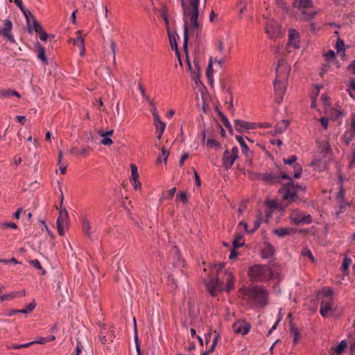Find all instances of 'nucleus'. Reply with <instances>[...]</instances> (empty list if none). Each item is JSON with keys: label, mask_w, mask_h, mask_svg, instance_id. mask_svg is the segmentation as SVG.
I'll return each instance as SVG.
<instances>
[{"label": "nucleus", "mask_w": 355, "mask_h": 355, "mask_svg": "<svg viewBox=\"0 0 355 355\" xmlns=\"http://www.w3.org/2000/svg\"><path fill=\"white\" fill-rule=\"evenodd\" d=\"M184 21V44L183 49L187 53L188 49L189 34L190 32L201 31L202 25L198 21L200 6L189 7L186 0H180Z\"/></svg>", "instance_id": "obj_1"}, {"label": "nucleus", "mask_w": 355, "mask_h": 355, "mask_svg": "<svg viewBox=\"0 0 355 355\" xmlns=\"http://www.w3.org/2000/svg\"><path fill=\"white\" fill-rule=\"evenodd\" d=\"M245 300L256 303L260 307H264L268 304V292L262 286L253 285L241 288L239 290Z\"/></svg>", "instance_id": "obj_2"}, {"label": "nucleus", "mask_w": 355, "mask_h": 355, "mask_svg": "<svg viewBox=\"0 0 355 355\" xmlns=\"http://www.w3.org/2000/svg\"><path fill=\"white\" fill-rule=\"evenodd\" d=\"M276 78L273 82L275 89V102L279 104L283 101L285 92V87L280 81V79L287 78L290 69L287 66L285 60L280 59L278 60L276 67Z\"/></svg>", "instance_id": "obj_3"}, {"label": "nucleus", "mask_w": 355, "mask_h": 355, "mask_svg": "<svg viewBox=\"0 0 355 355\" xmlns=\"http://www.w3.org/2000/svg\"><path fill=\"white\" fill-rule=\"evenodd\" d=\"M248 275L252 282H265L272 277L273 272L268 265L256 264L250 268Z\"/></svg>", "instance_id": "obj_4"}, {"label": "nucleus", "mask_w": 355, "mask_h": 355, "mask_svg": "<svg viewBox=\"0 0 355 355\" xmlns=\"http://www.w3.org/2000/svg\"><path fill=\"white\" fill-rule=\"evenodd\" d=\"M60 191L61 188H60ZM64 200V196L62 192H61V196H60V211H59V216L57 218L56 221V225H57V230L58 234L61 236H63L65 233V229L67 228L69 222V217L67 212V210L65 207H62Z\"/></svg>", "instance_id": "obj_5"}, {"label": "nucleus", "mask_w": 355, "mask_h": 355, "mask_svg": "<svg viewBox=\"0 0 355 355\" xmlns=\"http://www.w3.org/2000/svg\"><path fill=\"white\" fill-rule=\"evenodd\" d=\"M287 180L289 181L287 183L282 184V186L279 189V193L282 194V197L284 200L291 202L297 198V187H300V184H295L291 177L290 179Z\"/></svg>", "instance_id": "obj_6"}, {"label": "nucleus", "mask_w": 355, "mask_h": 355, "mask_svg": "<svg viewBox=\"0 0 355 355\" xmlns=\"http://www.w3.org/2000/svg\"><path fill=\"white\" fill-rule=\"evenodd\" d=\"M282 179H290V176L285 172H269L263 173V182L268 184H275L281 182Z\"/></svg>", "instance_id": "obj_7"}, {"label": "nucleus", "mask_w": 355, "mask_h": 355, "mask_svg": "<svg viewBox=\"0 0 355 355\" xmlns=\"http://www.w3.org/2000/svg\"><path fill=\"white\" fill-rule=\"evenodd\" d=\"M205 284L207 291L212 297L216 296L218 293L223 289L221 284L218 282V276L205 281Z\"/></svg>", "instance_id": "obj_8"}, {"label": "nucleus", "mask_w": 355, "mask_h": 355, "mask_svg": "<svg viewBox=\"0 0 355 355\" xmlns=\"http://www.w3.org/2000/svg\"><path fill=\"white\" fill-rule=\"evenodd\" d=\"M290 219L295 225L310 224L312 223V217L310 214L303 215L299 211H293Z\"/></svg>", "instance_id": "obj_9"}, {"label": "nucleus", "mask_w": 355, "mask_h": 355, "mask_svg": "<svg viewBox=\"0 0 355 355\" xmlns=\"http://www.w3.org/2000/svg\"><path fill=\"white\" fill-rule=\"evenodd\" d=\"M12 29V23L9 19H6L4 21L3 27H0V35L11 43H15V40L11 33Z\"/></svg>", "instance_id": "obj_10"}, {"label": "nucleus", "mask_w": 355, "mask_h": 355, "mask_svg": "<svg viewBox=\"0 0 355 355\" xmlns=\"http://www.w3.org/2000/svg\"><path fill=\"white\" fill-rule=\"evenodd\" d=\"M265 32L270 39L276 38L280 32V26L276 21H269L266 25Z\"/></svg>", "instance_id": "obj_11"}, {"label": "nucleus", "mask_w": 355, "mask_h": 355, "mask_svg": "<svg viewBox=\"0 0 355 355\" xmlns=\"http://www.w3.org/2000/svg\"><path fill=\"white\" fill-rule=\"evenodd\" d=\"M234 123L236 130L239 133H243L245 130H252L257 127L255 123L248 122L241 119H236Z\"/></svg>", "instance_id": "obj_12"}, {"label": "nucleus", "mask_w": 355, "mask_h": 355, "mask_svg": "<svg viewBox=\"0 0 355 355\" xmlns=\"http://www.w3.org/2000/svg\"><path fill=\"white\" fill-rule=\"evenodd\" d=\"M234 333L245 335L250 329V324L245 321L239 320L233 324Z\"/></svg>", "instance_id": "obj_13"}, {"label": "nucleus", "mask_w": 355, "mask_h": 355, "mask_svg": "<svg viewBox=\"0 0 355 355\" xmlns=\"http://www.w3.org/2000/svg\"><path fill=\"white\" fill-rule=\"evenodd\" d=\"M299 33L295 29H289L288 31V41L287 46H293L295 49L299 48Z\"/></svg>", "instance_id": "obj_14"}, {"label": "nucleus", "mask_w": 355, "mask_h": 355, "mask_svg": "<svg viewBox=\"0 0 355 355\" xmlns=\"http://www.w3.org/2000/svg\"><path fill=\"white\" fill-rule=\"evenodd\" d=\"M236 159L235 156L231 155L230 152L228 150H225L222 157L223 167L227 170L230 168Z\"/></svg>", "instance_id": "obj_15"}, {"label": "nucleus", "mask_w": 355, "mask_h": 355, "mask_svg": "<svg viewBox=\"0 0 355 355\" xmlns=\"http://www.w3.org/2000/svg\"><path fill=\"white\" fill-rule=\"evenodd\" d=\"M333 300L332 298H329L327 301L322 300L320 302V314L323 317L327 316V312L332 309Z\"/></svg>", "instance_id": "obj_16"}, {"label": "nucleus", "mask_w": 355, "mask_h": 355, "mask_svg": "<svg viewBox=\"0 0 355 355\" xmlns=\"http://www.w3.org/2000/svg\"><path fill=\"white\" fill-rule=\"evenodd\" d=\"M154 125L157 131L159 132L157 137L158 139H160L162 138V134L164 132L166 124L161 120L159 116H156V117H154Z\"/></svg>", "instance_id": "obj_17"}, {"label": "nucleus", "mask_w": 355, "mask_h": 355, "mask_svg": "<svg viewBox=\"0 0 355 355\" xmlns=\"http://www.w3.org/2000/svg\"><path fill=\"white\" fill-rule=\"evenodd\" d=\"M174 250V261L173 265L175 267L181 268L184 267V260L181 258L180 252L176 245L173 246Z\"/></svg>", "instance_id": "obj_18"}, {"label": "nucleus", "mask_w": 355, "mask_h": 355, "mask_svg": "<svg viewBox=\"0 0 355 355\" xmlns=\"http://www.w3.org/2000/svg\"><path fill=\"white\" fill-rule=\"evenodd\" d=\"M296 230L293 228L280 227L273 230V234L277 235L279 237L283 238L286 235L292 234L296 232Z\"/></svg>", "instance_id": "obj_19"}, {"label": "nucleus", "mask_w": 355, "mask_h": 355, "mask_svg": "<svg viewBox=\"0 0 355 355\" xmlns=\"http://www.w3.org/2000/svg\"><path fill=\"white\" fill-rule=\"evenodd\" d=\"M91 226L89 223V220L87 217H84L82 219V230L87 235V236L91 240L94 241V239L92 235V232L90 231Z\"/></svg>", "instance_id": "obj_20"}, {"label": "nucleus", "mask_w": 355, "mask_h": 355, "mask_svg": "<svg viewBox=\"0 0 355 355\" xmlns=\"http://www.w3.org/2000/svg\"><path fill=\"white\" fill-rule=\"evenodd\" d=\"M274 252L273 246L269 243H265V248L261 250V256L264 259H268L273 255Z\"/></svg>", "instance_id": "obj_21"}, {"label": "nucleus", "mask_w": 355, "mask_h": 355, "mask_svg": "<svg viewBox=\"0 0 355 355\" xmlns=\"http://www.w3.org/2000/svg\"><path fill=\"white\" fill-rule=\"evenodd\" d=\"M26 20V25H27V30L29 33H33V27L31 23V21L33 19V17H35L29 10H27L25 9V8L23 9V10H21Z\"/></svg>", "instance_id": "obj_22"}, {"label": "nucleus", "mask_w": 355, "mask_h": 355, "mask_svg": "<svg viewBox=\"0 0 355 355\" xmlns=\"http://www.w3.org/2000/svg\"><path fill=\"white\" fill-rule=\"evenodd\" d=\"M35 46L38 51L37 58L41 60L44 64H48L44 48L38 42H37Z\"/></svg>", "instance_id": "obj_23"}, {"label": "nucleus", "mask_w": 355, "mask_h": 355, "mask_svg": "<svg viewBox=\"0 0 355 355\" xmlns=\"http://www.w3.org/2000/svg\"><path fill=\"white\" fill-rule=\"evenodd\" d=\"M289 125V121L288 120H282L278 122L275 126V134H280L282 133Z\"/></svg>", "instance_id": "obj_24"}, {"label": "nucleus", "mask_w": 355, "mask_h": 355, "mask_svg": "<svg viewBox=\"0 0 355 355\" xmlns=\"http://www.w3.org/2000/svg\"><path fill=\"white\" fill-rule=\"evenodd\" d=\"M236 139L240 144V146L241 147V150H242V153H243V155L247 157H249L248 153H249L250 150H249L248 145L245 144V142L243 139V137L240 135H236Z\"/></svg>", "instance_id": "obj_25"}, {"label": "nucleus", "mask_w": 355, "mask_h": 355, "mask_svg": "<svg viewBox=\"0 0 355 355\" xmlns=\"http://www.w3.org/2000/svg\"><path fill=\"white\" fill-rule=\"evenodd\" d=\"M245 244L243 236L241 234H236L232 242L234 248L243 246Z\"/></svg>", "instance_id": "obj_26"}, {"label": "nucleus", "mask_w": 355, "mask_h": 355, "mask_svg": "<svg viewBox=\"0 0 355 355\" xmlns=\"http://www.w3.org/2000/svg\"><path fill=\"white\" fill-rule=\"evenodd\" d=\"M290 331L291 333L293 335V343L294 344H296L300 338V334L298 329L294 327L292 321H290Z\"/></svg>", "instance_id": "obj_27"}, {"label": "nucleus", "mask_w": 355, "mask_h": 355, "mask_svg": "<svg viewBox=\"0 0 355 355\" xmlns=\"http://www.w3.org/2000/svg\"><path fill=\"white\" fill-rule=\"evenodd\" d=\"M355 136V130H352L351 129L349 131L345 132L343 136V140L347 146H348L350 141L353 139Z\"/></svg>", "instance_id": "obj_28"}, {"label": "nucleus", "mask_w": 355, "mask_h": 355, "mask_svg": "<svg viewBox=\"0 0 355 355\" xmlns=\"http://www.w3.org/2000/svg\"><path fill=\"white\" fill-rule=\"evenodd\" d=\"M334 294V291L330 287H324L322 289V291L318 294V297H324V298H331V297Z\"/></svg>", "instance_id": "obj_29"}, {"label": "nucleus", "mask_w": 355, "mask_h": 355, "mask_svg": "<svg viewBox=\"0 0 355 355\" xmlns=\"http://www.w3.org/2000/svg\"><path fill=\"white\" fill-rule=\"evenodd\" d=\"M311 166H315L318 170L322 171L327 168V162L319 159H314L311 163Z\"/></svg>", "instance_id": "obj_30"}, {"label": "nucleus", "mask_w": 355, "mask_h": 355, "mask_svg": "<svg viewBox=\"0 0 355 355\" xmlns=\"http://www.w3.org/2000/svg\"><path fill=\"white\" fill-rule=\"evenodd\" d=\"M347 343L346 342V340H342L334 349V353L336 354V355H341L345 348L347 347Z\"/></svg>", "instance_id": "obj_31"}, {"label": "nucleus", "mask_w": 355, "mask_h": 355, "mask_svg": "<svg viewBox=\"0 0 355 355\" xmlns=\"http://www.w3.org/2000/svg\"><path fill=\"white\" fill-rule=\"evenodd\" d=\"M185 276L184 275V273L182 272V271H181V274H180V277H173V275H171V282H172V284H173V286H172V288H176L178 287V282H182V283H184L185 282Z\"/></svg>", "instance_id": "obj_32"}, {"label": "nucleus", "mask_w": 355, "mask_h": 355, "mask_svg": "<svg viewBox=\"0 0 355 355\" xmlns=\"http://www.w3.org/2000/svg\"><path fill=\"white\" fill-rule=\"evenodd\" d=\"M194 62V65H195V83L196 85H198V83H200L202 84L200 80V64H199V62L198 61H196L194 60L193 61Z\"/></svg>", "instance_id": "obj_33"}, {"label": "nucleus", "mask_w": 355, "mask_h": 355, "mask_svg": "<svg viewBox=\"0 0 355 355\" xmlns=\"http://www.w3.org/2000/svg\"><path fill=\"white\" fill-rule=\"evenodd\" d=\"M292 166H293V170H294V171H293V177L295 178H300L301 177V175H302V167L297 162H296Z\"/></svg>", "instance_id": "obj_34"}, {"label": "nucleus", "mask_w": 355, "mask_h": 355, "mask_svg": "<svg viewBox=\"0 0 355 355\" xmlns=\"http://www.w3.org/2000/svg\"><path fill=\"white\" fill-rule=\"evenodd\" d=\"M319 148L320 150V152L322 153H324V155L329 153L331 150L329 144L326 141H322L320 144Z\"/></svg>", "instance_id": "obj_35"}, {"label": "nucleus", "mask_w": 355, "mask_h": 355, "mask_svg": "<svg viewBox=\"0 0 355 355\" xmlns=\"http://www.w3.org/2000/svg\"><path fill=\"white\" fill-rule=\"evenodd\" d=\"M298 3V8L300 9H305L313 7L312 0H300Z\"/></svg>", "instance_id": "obj_36"}, {"label": "nucleus", "mask_w": 355, "mask_h": 355, "mask_svg": "<svg viewBox=\"0 0 355 355\" xmlns=\"http://www.w3.org/2000/svg\"><path fill=\"white\" fill-rule=\"evenodd\" d=\"M352 263V260L350 258L345 257L343 259V265H342V269L343 272L345 275L349 274V267Z\"/></svg>", "instance_id": "obj_37"}, {"label": "nucleus", "mask_w": 355, "mask_h": 355, "mask_svg": "<svg viewBox=\"0 0 355 355\" xmlns=\"http://www.w3.org/2000/svg\"><path fill=\"white\" fill-rule=\"evenodd\" d=\"M162 17L164 21V23L166 26L167 29L168 30L169 20L168 17V10L165 5L162 6Z\"/></svg>", "instance_id": "obj_38"}, {"label": "nucleus", "mask_w": 355, "mask_h": 355, "mask_svg": "<svg viewBox=\"0 0 355 355\" xmlns=\"http://www.w3.org/2000/svg\"><path fill=\"white\" fill-rule=\"evenodd\" d=\"M32 22L33 24L31 25L33 27V31H35L37 33H39L40 32L43 31L42 26H41L40 22L36 20L35 17H33Z\"/></svg>", "instance_id": "obj_39"}, {"label": "nucleus", "mask_w": 355, "mask_h": 355, "mask_svg": "<svg viewBox=\"0 0 355 355\" xmlns=\"http://www.w3.org/2000/svg\"><path fill=\"white\" fill-rule=\"evenodd\" d=\"M302 13L303 15L302 19L304 21H312V19L315 17V16L316 15V12H307V11H302Z\"/></svg>", "instance_id": "obj_40"}, {"label": "nucleus", "mask_w": 355, "mask_h": 355, "mask_svg": "<svg viewBox=\"0 0 355 355\" xmlns=\"http://www.w3.org/2000/svg\"><path fill=\"white\" fill-rule=\"evenodd\" d=\"M207 147L209 148L214 147L220 148L221 147V144L214 139H208L207 141Z\"/></svg>", "instance_id": "obj_41"}, {"label": "nucleus", "mask_w": 355, "mask_h": 355, "mask_svg": "<svg viewBox=\"0 0 355 355\" xmlns=\"http://www.w3.org/2000/svg\"><path fill=\"white\" fill-rule=\"evenodd\" d=\"M69 42H71L74 45L79 48L85 45L84 39L81 36H77L76 38L70 39Z\"/></svg>", "instance_id": "obj_42"}, {"label": "nucleus", "mask_w": 355, "mask_h": 355, "mask_svg": "<svg viewBox=\"0 0 355 355\" xmlns=\"http://www.w3.org/2000/svg\"><path fill=\"white\" fill-rule=\"evenodd\" d=\"M263 173H249V178L252 180H261L263 181Z\"/></svg>", "instance_id": "obj_43"}, {"label": "nucleus", "mask_w": 355, "mask_h": 355, "mask_svg": "<svg viewBox=\"0 0 355 355\" xmlns=\"http://www.w3.org/2000/svg\"><path fill=\"white\" fill-rule=\"evenodd\" d=\"M221 120L223 123V125L228 130V132L232 135H233V129H232V125L230 123V121H228L227 116L225 115H223V119Z\"/></svg>", "instance_id": "obj_44"}, {"label": "nucleus", "mask_w": 355, "mask_h": 355, "mask_svg": "<svg viewBox=\"0 0 355 355\" xmlns=\"http://www.w3.org/2000/svg\"><path fill=\"white\" fill-rule=\"evenodd\" d=\"M36 306V303L35 302H32L29 303L25 309H21V313H28L32 312Z\"/></svg>", "instance_id": "obj_45"}, {"label": "nucleus", "mask_w": 355, "mask_h": 355, "mask_svg": "<svg viewBox=\"0 0 355 355\" xmlns=\"http://www.w3.org/2000/svg\"><path fill=\"white\" fill-rule=\"evenodd\" d=\"M296 160H297L296 155H292L287 159L284 158L283 162L284 164L293 166V164H295L296 163Z\"/></svg>", "instance_id": "obj_46"}, {"label": "nucleus", "mask_w": 355, "mask_h": 355, "mask_svg": "<svg viewBox=\"0 0 355 355\" xmlns=\"http://www.w3.org/2000/svg\"><path fill=\"white\" fill-rule=\"evenodd\" d=\"M301 254L304 257H309L312 262H315V261L311 251L309 248H304L301 252Z\"/></svg>", "instance_id": "obj_47"}, {"label": "nucleus", "mask_w": 355, "mask_h": 355, "mask_svg": "<svg viewBox=\"0 0 355 355\" xmlns=\"http://www.w3.org/2000/svg\"><path fill=\"white\" fill-rule=\"evenodd\" d=\"M261 211H259L257 214V219L254 221V227L253 229L250 230L251 234L255 232L259 227L261 223Z\"/></svg>", "instance_id": "obj_48"}, {"label": "nucleus", "mask_w": 355, "mask_h": 355, "mask_svg": "<svg viewBox=\"0 0 355 355\" xmlns=\"http://www.w3.org/2000/svg\"><path fill=\"white\" fill-rule=\"evenodd\" d=\"M110 48H111L112 53L113 64H114V66H116V45L115 42L113 40H111V41H110Z\"/></svg>", "instance_id": "obj_49"}, {"label": "nucleus", "mask_w": 355, "mask_h": 355, "mask_svg": "<svg viewBox=\"0 0 355 355\" xmlns=\"http://www.w3.org/2000/svg\"><path fill=\"white\" fill-rule=\"evenodd\" d=\"M213 60L212 58H210L208 63V66L206 70V76H213Z\"/></svg>", "instance_id": "obj_50"}, {"label": "nucleus", "mask_w": 355, "mask_h": 355, "mask_svg": "<svg viewBox=\"0 0 355 355\" xmlns=\"http://www.w3.org/2000/svg\"><path fill=\"white\" fill-rule=\"evenodd\" d=\"M345 43L344 41L340 37L337 39L336 47L337 49V53L341 52L343 50H345Z\"/></svg>", "instance_id": "obj_51"}, {"label": "nucleus", "mask_w": 355, "mask_h": 355, "mask_svg": "<svg viewBox=\"0 0 355 355\" xmlns=\"http://www.w3.org/2000/svg\"><path fill=\"white\" fill-rule=\"evenodd\" d=\"M131 172H132V180L136 182L139 179V173L137 171V168L135 164H131Z\"/></svg>", "instance_id": "obj_52"}, {"label": "nucleus", "mask_w": 355, "mask_h": 355, "mask_svg": "<svg viewBox=\"0 0 355 355\" xmlns=\"http://www.w3.org/2000/svg\"><path fill=\"white\" fill-rule=\"evenodd\" d=\"M176 200H180L184 204H187L188 202V196L185 192H180L176 196Z\"/></svg>", "instance_id": "obj_53"}, {"label": "nucleus", "mask_w": 355, "mask_h": 355, "mask_svg": "<svg viewBox=\"0 0 355 355\" xmlns=\"http://www.w3.org/2000/svg\"><path fill=\"white\" fill-rule=\"evenodd\" d=\"M1 229H6V228L17 229V225L15 223L5 222V223H3L1 224Z\"/></svg>", "instance_id": "obj_54"}, {"label": "nucleus", "mask_w": 355, "mask_h": 355, "mask_svg": "<svg viewBox=\"0 0 355 355\" xmlns=\"http://www.w3.org/2000/svg\"><path fill=\"white\" fill-rule=\"evenodd\" d=\"M16 296H17V293H9V294H5V295H3L0 296V300L1 302L5 301V300H10L13 299Z\"/></svg>", "instance_id": "obj_55"}, {"label": "nucleus", "mask_w": 355, "mask_h": 355, "mask_svg": "<svg viewBox=\"0 0 355 355\" xmlns=\"http://www.w3.org/2000/svg\"><path fill=\"white\" fill-rule=\"evenodd\" d=\"M168 37H169L171 49L173 50H174L175 49V44H178L176 38H175V35H171L169 30H168Z\"/></svg>", "instance_id": "obj_56"}, {"label": "nucleus", "mask_w": 355, "mask_h": 355, "mask_svg": "<svg viewBox=\"0 0 355 355\" xmlns=\"http://www.w3.org/2000/svg\"><path fill=\"white\" fill-rule=\"evenodd\" d=\"M176 191V188L173 187L171 189L166 191L163 195L164 198H168L169 199H172L175 195V193Z\"/></svg>", "instance_id": "obj_57"}, {"label": "nucleus", "mask_w": 355, "mask_h": 355, "mask_svg": "<svg viewBox=\"0 0 355 355\" xmlns=\"http://www.w3.org/2000/svg\"><path fill=\"white\" fill-rule=\"evenodd\" d=\"M138 88L144 99L147 101H150V97L146 94V90L142 84L139 83L138 85Z\"/></svg>", "instance_id": "obj_58"}, {"label": "nucleus", "mask_w": 355, "mask_h": 355, "mask_svg": "<svg viewBox=\"0 0 355 355\" xmlns=\"http://www.w3.org/2000/svg\"><path fill=\"white\" fill-rule=\"evenodd\" d=\"M197 47H199L202 42V35L201 31H196L194 41Z\"/></svg>", "instance_id": "obj_59"}, {"label": "nucleus", "mask_w": 355, "mask_h": 355, "mask_svg": "<svg viewBox=\"0 0 355 355\" xmlns=\"http://www.w3.org/2000/svg\"><path fill=\"white\" fill-rule=\"evenodd\" d=\"M150 105V110L152 112V114L153 117H156V116H159L157 108L153 100L150 98V101H148Z\"/></svg>", "instance_id": "obj_60"}, {"label": "nucleus", "mask_w": 355, "mask_h": 355, "mask_svg": "<svg viewBox=\"0 0 355 355\" xmlns=\"http://www.w3.org/2000/svg\"><path fill=\"white\" fill-rule=\"evenodd\" d=\"M103 137V139L101 141V144L105 146H110L113 144L112 140L106 136H101Z\"/></svg>", "instance_id": "obj_61"}, {"label": "nucleus", "mask_w": 355, "mask_h": 355, "mask_svg": "<svg viewBox=\"0 0 355 355\" xmlns=\"http://www.w3.org/2000/svg\"><path fill=\"white\" fill-rule=\"evenodd\" d=\"M218 336H216L213 340L212 345L209 350L202 352V355H208L210 352H213L217 343Z\"/></svg>", "instance_id": "obj_62"}, {"label": "nucleus", "mask_w": 355, "mask_h": 355, "mask_svg": "<svg viewBox=\"0 0 355 355\" xmlns=\"http://www.w3.org/2000/svg\"><path fill=\"white\" fill-rule=\"evenodd\" d=\"M324 56L326 58V60L328 62H330L331 60H333L336 58L335 52L333 50H329L327 51V53L324 54Z\"/></svg>", "instance_id": "obj_63"}, {"label": "nucleus", "mask_w": 355, "mask_h": 355, "mask_svg": "<svg viewBox=\"0 0 355 355\" xmlns=\"http://www.w3.org/2000/svg\"><path fill=\"white\" fill-rule=\"evenodd\" d=\"M29 263L31 266H33L37 269H39V270L42 269V265L37 259L31 260V261H29Z\"/></svg>", "instance_id": "obj_64"}]
</instances>
